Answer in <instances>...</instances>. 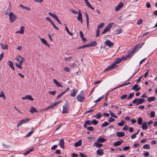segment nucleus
Here are the masks:
<instances>
[{
	"label": "nucleus",
	"mask_w": 157,
	"mask_h": 157,
	"mask_svg": "<svg viewBox=\"0 0 157 157\" xmlns=\"http://www.w3.org/2000/svg\"><path fill=\"white\" fill-rule=\"evenodd\" d=\"M144 101L145 100L144 99L136 98L133 101L132 103L133 104H135L136 105H137L142 104Z\"/></svg>",
	"instance_id": "1"
},
{
	"label": "nucleus",
	"mask_w": 157,
	"mask_h": 157,
	"mask_svg": "<svg viewBox=\"0 0 157 157\" xmlns=\"http://www.w3.org/2000/svg\"><path fill=\"white\" fill-rule=\"evenodd\" d=\"M9 20L10 23H12L15 21L17 18L16 16L12 12H10L9 14Z\"/></svg>",
	"instance_id": "2"
},
{
	"label": "nucleus",
	"mask_w": 157,
	"mask_h": 157,
	"mask_svg": "<svg viewBox=\"0 0 157 157\" xmlns=\"http://www.w3.org/2000/svg\"><path fill=\"white\" fill-rule=\"evenodd\" d=\"M69 106L67 103H66L63 106L62 113L63 114L68 113L69 112Z\"/></svg>",
	"instance_id": "3"
},
{
	"label": "nucleus",
	"mask_w": 157,
	"mask_h": 157,
	"mask_svg": "<svg viewBox=\"0 0 157 157\" xmlns=\"http://www.w3.org/2000/svg\"><path fill=\"white\" fill-rule=\"evenodd\" d=\"M84 99L85 98L83 97V93L82 91L80 94L77 95V99L79 101L82 102Z\"/></svg>",
	"instance_id": "4"
},
{
	"label": "nucleus",
	"mask_w": 157,
	"mask_h": 157,
	"mask_svg": "<svg viewBox=\"0 0 157 157\" xmlns=\"http://www.w3.org/2000/svg\"><path fill=\"white\" fill-rule=\"evenodd\" d=\"M135 53L134 50H132L131 52L129 53L128 55L126 56H123L122 57V59L124 60L128 59L130 58L132 56H133V54Z\"/></svg>",
	"instance_id": "5"
},
{
	"label": "nucleus",
	"mask_w": 157,
	"mask_h": 157,
	"mask_svg": "<svg viewBox=\"0 0 157 157\" xmlns=\"http://www.w3.org/2000/svg\"><path fill=\"white\" fill-rule=\"evenodd\" d=\"M30 120L29 118L25 119L20 121L17 124V127H18L21 126L23 124L28 122Z\"/></svg>",
	"instance_id": "6"
},
{
	"label": "nucleus",
	"mask_w": 157,
	"mask_h": 157,
	"mask_svg": "<svg viewBox=\"0 0 157 157\" xmlns=\"http://www.w3.org/2000/svg\"><path fill=\"white\" fill-rule=\"evenodd\" d=\"M113 23L109 24L106 28L104 29L102 32V34H104L106 32H108L111 29L113 25Z\"/></svg>",
	"instance_id": "7"
},
{
	"label": "nucleus",
	"mask_w": 157,
	"mask_h": 157,
	"mask_svg": "<svg viewBox=\"0 0 157 157\" xmlns=\"http://www.w3.org/2000/svg\"><path fill=\"white\" fill-rule=\"evenodd\" d=\"M105 43L106 45L110 48H112L113 46V43L109 40L105 41Z\"/></svg>",
	"instance_id": "8"
},
{
	"label": "nucleus",
	"mask_w": 157,
	"mask_h": 157,
	"mask_svg": "<svg viewBox=\"0 0 157 157\" xmlns=\"http://www.w3.org/2000/svg\"><path fill=\"white\" fill-rule=\"evenodd\" d=\"M77 19L78 21H80L81 23H82L83 21L82 17V14L81 13L80 10L79 11V13H78V15L77 17Z\"/></svg>",
	"instance_id": "9"
},
{
	"label": "nucleus",
	"mask_w": 157,
	"mask_h": 157,
	"mask_svg": "<svg viewBox=\"0 0 157 157\" xmlns=\"http://www.w3.org/2000/svg\"><path fill=\"white\" fill-rule=\"evenodd\" d=\"M23 100L28 99L33 101V99L30 95H26L25 97L22 98Z\"/></svg>",
	"instance_id": "10"
},
{
	"label": "nucleus",
	"mask_w": 157,
	"mask_h": 157,
	"mask_svg": "<svg viewBox=\"0 0 157 157\" xmlns=\"http://www.w3.org/2000/svg\"><path fill=\"white\" fill-rule=\"evenodd\" d=\"M64 141L63 139H62L59 140V144L60 147L62 149H64L65 148L64 146Z\"/></svg>",
	"instance_id": "11"
},
{
	"label": "nucleus",
	"mask_w": 157,
	"mask_h": 157,
	"mask_svg": "<svg viewBox=\"0 0 157 157\" xmlns=\"http://www.w3.org/2000/svg\"><path fill=\"white\" fill-rule=\"evenodd\" d=\"M77 89H73L72 91H71L70 95L71 97H74L77 93Z\"/></svg>",
	"instance_id": "12"
},
{
	"label": "nucleus",
	"mask_w": 157,
	"mask_h": 157,
	"mask_svg": "<svg viewBox=\"0 0 157 157\" xmlns=\"http://www.w3.org/2000/svg\"><path fill=\"white\" fill-rule=\"evenodd\" d=\"M143 43H140L139 44H137L135 47L134 48V49L133 50H134L135 52V51L137 50H138L140 49L143 45Z\"/></svg>",
	"instance_id": "13"
},
{
	"label": "nucleus",
	"mask_w": 157,
	"mask_h": 157,
	"mask_svg": "<svg viewBox=\"0 0 157 157\" xmlns=\"http://www.w3.org/2000/svg\"><path fill=\"white\" fill-rule=\"evenodd\" d=\"M115 64H112L109 67H107L106 69L104 70V71H110L113 69H114L115 67L114 66Z\"/></svg>",
	"instance_id": "14"
},
{
	"label": "nucleus",
	"mask_w": 157,
	"mask_h": 157,
	"mask_svg": "<svg viewBox=\"0 0 157 157\" xmlns=\"http://www.w3.org/2000/svg\"><path fill=\"white\" fill-rule=\"evenodd\" d=\"M117 136L118 137H122L125 136L124 133L123 132H118L116 133Z\"/></svg>",
	"instance_id": "15"
},
{
	"label": "nucleus",
	"mask_w": 157,
	"mask_h": 157,
	"mask_svg": "<svg viewBox=\"0 0 157 157\" xmlns=\"http://www.w3.org/2000/svg\"><path fill=\"white\" fill-rule=\"evenodd\" d=\"M123 6V3L121 2L116 7L115 10L117 11L119 10Z\"/></svg>",
	"instance_id": "16"
},
{
	"label": "nucleus",
	"mask_w": 157,
	"mask_h": 157,
	"mask_svg": "<svg viewBox=\"0 0 157 157\" xmlns=\"http://www.w3.org/2000/svg\"><path fill=\"white\" fill-rule=\"evenodd\" d=\"M40 38L41 42L44 45H47L48 47H50V45L47 43L46 40L44 38H41L40 36L39 37Z\"/></svg>",
	"instance_id": "17"
},
{
	"label": "nucleus",
	"mask_w": 157,
	"mask_h": 157,
	"mask_svg": "<svg viewBox=\"0 0 157 157\" xmlns=\"http://www.w3.org/2000/svg\"><path fill=\"white\" fill-rule=\"evenodd\" d=\"M24 32V27L22 26L21 27L20 30L19 31H17L16 32V33H20L21 34H23Z\"/></svg>",
	"instance_id": "18"
},
{
	"label": "nucleus",
	"mask_w": 157,
	"mask_h": 157,
	"mask_svg": "<svg viewBox=\"0 0 157 157\" xmlns=\"http://www.w3.org/2000/svg\"><path fill=\"white\" fill-rule=\"evenodd\" d=\"M142 128L144 130H147L148 128V126L147 123L146 122H144L142 124Z\"/></svg>",
	"instance_id": "19"
},
{
	"label": "nucleus",
	"mask_w": 157,
	"mask_h": 157,
	"mask_svg": "<svg viewBox=\"0 0 157 157\" xmlns=\"http://www.w3.org/2000/svg\"><path fill=\"white\" fill-rule=\"evenodd\" d=\"M97 44V43L95 41L91 42L90 44H87L88 47H94L96 46Z\"/></svg>",
	"instance_id": "20"
},
{
	"label": "nucleus",
	"mask_w": 157,
	"mask_h": 157,
	"mask_svg": "<svg viewBox=\"0 0 157 157\" xmlns=\"http://www.w3.org/2000/svg\"><path fill=\"white\" fill-rule=\"evenodd\" d=\"M104 154L103 150V149H98L97 151V154L99 155H102Z\"/></svg>",
	"instance_id": "21"
},
{
	"label": "nucleus",
	"mask_w": 157,
	"mask_h": 157,
	"mask_svg": "<svg viewBox=\"0 0 157 157\" xmlns=\"http://www.w3.org/2000/svg\"><path fill=\"white\" fill-rule=\"evenodd\" d=\"M122 59V58H117L115 59V60L114 62V63L113 64H115L114 66L115 67H116V64H117L119 63L120 62H121Z\"/></svg>",
	"instance_id": "22"
},
{
	"label": "nucleus",
	"mask_w": 157,
	"mask_h": 157,
	"mask_svg": "<svg viewBox=\"0 0 157 157\" xmlns=\"http://www.w3.org/2000/svg\"><path fill=\"white\" fill-rule=\"evenodd\" d=\"M99 142H98L97 141L96 142L94 143L93 144V146L96 147L97 148H100L102 146V144H100L98 143Z\"/></svg>",
	"instance_id": "23"
},
{
	"label": "nucleus",
	"mask_w": 157,
	"mask_h": 157,
	"mask_svg": "<svg viewBox=\"0 0 157 157\" xmlns=\"http://www.w3.org/2000/svg\"><path fill=\"white\" fill-rule=\"evenodd\" d=\"M7 63L9 66L13 70H14V68L13 65V63L12 61L9 60L8 61Z\"/></svg>",
	"instance_id": "24"
},
{
	"label": "nucleus",
	"mask_w": 157,
	"mask_h": 157,
	"mask_svg": "<svg viewBox=\"0 0 157 157\" xmlns=\"http://www.w3.org/2000/svg\"><path fill=\"white\" fill-rule=\"evenodd\" d=\"M82 140H79L78 142L75 143V146L76 147L80 146L82 144Z\"/></svg>",
	"instance_id": "25"
},
{
	"label": "nucleus",
	"mask_w": 157,
	"mask_h": 157,
	"mask_svg": "<svg viewBox=\"0 0 157 157\" xmlns=\"http://www.w3.org/2000/svg\"><path fill=\"white\" fill-rule=\"evenodd\" d=\"M130 84V82H128L127 83H125L124 84H123L120 85L119 86H118L117 87H115V88H114L112 90V91H113L114 90H115V89H117V88H120V87H121L122 86H125V85H127L129 84Z\"/></svg>",
	"instance_id": "26"
},
{
	"label": "nucleus",
	"mask_w": 157,
	"mask_h": 157,
	"mask_svg": "<svg viewBox=\"0 0 157 157\" xmlns=\"http://www.w3.org/2000/svg\"><path fill=\"white\" fill-rule=\"evenodd\" d=\"M92 124V121H91L90 120H88L85 122V123L84 124V127L85 128H86V125L87 124L89 125H91Z\"/></svg>",
	"instance_id": "27"
},
{
	"label": "nucleus",
	"mask_w": 157,
	"mask_h": 157,
	"mask_svg": "<svg viewBox=\"0 0 157 157\" xmlns=\"http://www.w3.org/2000/svg\"><path fill=\"white\" fill-rule=\"evenodd\" d=\"M53 82L56 85L59 87H62V85L56 79L53 80Z\"/></svg>",
	"instance_id": "28"
},
{
	"label": "nucleus",
	"mask_w": 157,
	"mask_h": 157,
	"mask_svg": "<svg viewBox=\"0 0 157 157\" xmlns=\"http://www.w3.org/2000/svg\"><path fill=\"white\" fill-rule=\"evenodd\" d=\"M155 97H151L148 98L147 99V100L149 102H151L152 101H154L155 100Z\"/></svg>",
	"instance_id": "29"
},
{
	"label": "nucleus",
	"mask_w": 157,
	"mask_h": 157,
	"mask_svg": "<svg viewBox=\"0 0 157 157\" xmlns=\"http://www.w3.org/2000/svg\"><path fill=\"white\" fill-rule=\"evenodd\" d=\"M34 149V148H31V149H29L28 151H26V152L24 153L23 154V155H26L28 154H29L30 152H31V151H33Z\"/></svg>",
	"instance_id": "30"
},
{
	"label": "nucleus",
	"mask_w": 157,
	"mask_h": 157,
	"mask_svg": "<svg viewBox=\"0 0 157 157\" xmlns=\"http://www.w3.org/2000/svg\"><path fill=\"white\" fill-rule=\"evenodd\" d=\"M64 25H65V24H64ZM65 30L70 35V36H73V34L69 30L68 27L66 25H65Z\"/></svg>",
	"instance_id": "31"
},
{
	"label": "nucleus",
	"mask_w": 157,
	"mask_h": 157,
	"mask_svg": "<svg viewBox=\"0 0 157 157\" xmlns=\"http://www.w3.org/2000/svg\"><path fill=\"white\" fill-rule=\"evenodd\" d=\"M30 112L33 113L34 112H35L36 113L37 112V110L36 109L33 107V106H32L31 107V109L29 111Z\"/></svg>",
	"instance_id": "32"
},
{
	"label": "nucleus",
	"mask_w": 157,
	"mask_h": 157,
	"mask_svg": "<svg viewBox=\"0 0 157 157\" xmlns=\"http://www.w3.org/2000/svg\"><path fill=\"white\" fill-rule=\"evenodd\" d=\"M106 140L104 138L101 137V138H99L98 140L97 141L98 142H99L100 143H103L104 141H105Z\"/></svg>",
	"instance_id": "33"
},
{
	"label": "nucleus",
	"mask_w": 157,
	"mask_h": 157,
	"mask_svg": "<svg viewBox=\"0 0 157 157\" xmlns=\"http://www.w3.org/2000/svg\"><path fill=\"white\" fill-rule=\"evenodd\" d=\"M121 144V142H120V141H118L116 143L113 144V145L114 147H116L120 146Z\"/></svg>",
	"instance_id": "34"
},
{
	"label": "nucleus",
	"mask_w": 157,
	"mask_h": 157,
	"mask_svg": "<svg viewBox=\"0 0 157 157\" xmlns=\"http://www.w3.org/2000/svg\"><path fill=\"white\" fill-rule=\"evenodd\" d=\"M143 119L141 117H139L137 120V122L139 124L141 125L142 124Z\"/></svg>",
	"instance_id": "35"
},
{
	"label": "nucleus",
	"mask_w": 157,
	"mask_h": 157,
	"mask_svg": "<svg viewBox=\"0 0 157 157\" xmlns=\"http://www.w3.org/2000/svg\"><path fill=\"white\" fill-rule=\"evenodd\" d=\"M18 57L21 59L20 62H19V63H22L25 60L24 58L20 55L18 56Z\"/></svg>",
	"instance_id": "36"
},
{
	"label": "nucleus",
	"mask_w": 157,
	"mask_h": 157,
	"mask_svg": "<svg viewBox=\"0 0 157 157\" xmlns=\"http://www.w3.org/2000/svg\"><path fill=\"white\" fill-rule=\"evenodd\" d=\"M22 63H19V62H18V63H15V65L18 68L21 69L22 68V67L21 66V65Z\"/></svg>",
	"instance_id": "37"
},
{
	"label": "nucleus",
	"mask_w": 157,
	"mask_h": 157,
	"mask_svg": "<svg viewBox=\"0 0 157 157\" xmlns=\"http://www.w3.org/2000/svg\"><path fill=\"white\" fill-rule=\"evenodd\" d=\"M109 124V123L107 121L103 123L101 125V127L103 128L104 127H106Z\"/></svg>",
	"instance_id": "38"
},
{
	"label": "nucleus",
	"mask_w": 157,
	"mask_h": 157,
	"mask_svg": "<svg viewBox=\"0 0 157 157\" xmlns=\"http://www.w3.org/2000/svg\"><path fill=\"white\" fill-rule=\"evenodd\" d=\"M85 14L86 17L87 25L88 26V24H89V17L88 15V14L86 12L85 13Z\"/></svg>",
	"instance_id": "39"
},
{
	"label": "nucleus",
	"mask_w": 157,
	"mask_h": 157,
	"mask_svg": "<svg viewBox=\"0 0 157 157\" xmlns=\"http://www.w3.org/2000/svg\"><path fill=\"white\" fill-rule=\"evenodd\" d=\"M149 116L151 117H155V112L154 111H151L149 114Z\"/></svg>",
	"instance_id": "40"
},
{
	"label": "nucleus",
	"mask_w": 157,
	"mask_h": 157,
	"mask_svg": "<svg viewBox=\"0 0 157 157\" xmlns=\"http://www.w3.org/2000/svg\"><path fill=\"white\" fill-rule=\"evenodd\" d=\"M0 97L3 98H4V100L5 99L6 97H5V94H4V93L3 91H1V92H0Z\"/></svg>",
	"instance_id": "41"
},
{
	"label": "nucleus",
	"mask_w": 157,
	"mask_h": 157,
	"mask_svg": "<svg viewBox=\"0 0 157 157\" xmlns=\"http://www.w3.org/2000/svg\"><path fill=\"white\" fill-rule=\"evenodd\" d=\"M1 48L3 49H7L8 48L7 45L6 44H4L1 43Z\"/></svg>",
	"instance_id": "42"
},
{
	"label": "nucleus",
	"mask_w": 157,
	"mask_h": 157,
	"mask_svg": "<svg viewBox=\"0 0 157 157\" xmlns=\"http://www.w3.org/2000/svg\"><path fill=\"white\" fill-rule=\"evenodd\" d=\"M86 4L87 6L90 8L92 10H94V8L92 6V5L90 4V3L88 2L86 3Z\"/></svg>",
	"instance_id": "43"
},
{
	"label": "nucleus",
	"mask_w": 157,
	"mask_h": 157,
	"mask_svg": "<svg viewBox=\"0 0 157 157\" xmlns=\"http://www.w3.org/2000/svg\"><path fill=\"white\" fill-rule=\"evenodd\" d=\"M143 147L145 149H150V146L148 144H146L143 146Z\"/></svg>",
	"instance_id": "44"
},
{
	"label": "nucleus",
	"mask_w": 157,
	"mask_h": 157,
	"mask_svg": "<svg viewBox=\"0 0 157 157\" xmlns=\"http://www.w3.org/2000/svg\"><path fill=\"white\" fill-rule=\"evenodd\" d=\"M55 106V105H54V103H53L51 105H50L48 106V107H46V109H45V110L48 109H49L52 108Z\"/></svg>",
	"instance_id": "45"
},
{
	"label": "nucleus",
	"mask_w": 157,
	"mask_h": 157,
	"mask_svg": "<svg viewBox=\"0 0 157 157\" xmlns=\"http://www.w3.org/2000/svg\"><path fill=\"white\" fill-rule=\"evenodd\" d=\"M20 6L23 9H26L28 11H30V8L27 7L25 6L22 5H20Z\"/></svg>",
	"instance_id": "46"
},
{
	"label": "nucleus",
	"mask_w": 157,
	"mask_h": 157,
	"mask_svg": "<svg viewBox=\"0 0 157 157\" xmlns=\"http://www.w3.org/2000/svg\"><path fill=\"white\" fill-rule=\"evenodd\" d=\"M122 32V30L121 29H117L116 30V34H118L121 33Z\"/></svg>",
	"instance_id": "47"
},
{
	"label": "nucleus",
	"mask_w": 157,
	"mask_h": 157,
	"mask_svg": "<svg viewBox=\"0 0 157 157\" xmlns=\"http://www.w3.org/2000/svg\"><path fill=\"white\" fill-rule=\"evenodd\" d=\"M86 47H88L87 44L86 45H85L81 46L80 47H78L77 49H81L82 48H86Z\"/></svg>",
	"instance_id": "48"
},
{
	"label": "nucleus",
	"mask_w": 157,
	"mask_h": 157,
	"mask_svg": "<svg viewBox=\"0 0 157 157\" xmlns=\"http://www.w3.org/2000/svg\"><path fill=\"white\" fill-rule=\"evenodd\" d=\"M103 97H104L103 96L100 97V98H98L97 100L94 101V102H99L100 100H102L103 99Z\"/></svg>",
	"instance_id": "49"
},
{
	"label": "nucleus",
	"mask_w": 157,
	"mask_h": 157,
	"mask_svg": "<svg viewBox=\"0 0 157 157\" xmlns=\"http://www.w3.org/2000/svg\"><path fill=\"white\" fill-rule=\"evenodd\" d=\"M124 121H122L121 122L118 123L117 124L119 126H122L124 125Z\"/></svg>",
	"instance_id": "50"
},
{
	"label": "nucleus",
	"mask_w": 157,
	"mask_h": 157,
	"mask_svg": "<svg viewBox=\"0 0 157 157\" xmlns=\"http://www.w3.org/2000/svg\"><path fill=\"white\" fill-rule=\"evenodd\" d=\"M134 93H132L130 94H129L128 97L127 98V99H129L131 98L134 96Z\"/></svg>",
	"instance_id": "51"
},
{
	"label": "nucleus",
	"mask_w": 157,
	"mask_h": 157,
	"mask_svg": "<svg viewBox=\"0 0 157 157\" xmlns=\"http://www.w3.org/2000/svg\"><path fill=\"white\" fill-rule=\"evenodd\" d=\"M48 14L52 17L53 18H54L56 16V15L54 13H52L51 12H49Z\"/></svg>",
	"instance_id": "52"
},
{
	"label": "nucleus",
	"mask_w": 157,
	"mask_h": 157,
	"mask_svg": "<svg viewBox=\"0 0 157 157\" xmlns=\"http://www.w3.org/2000/svg\"><path fill=\"white\" fill-rule=\"evenodd\" d=\"M86 128H87L88 130L91 131H93L94 130V127L92 126H90V127H86Z\"/></svg>",
	"instance_id": "53"
},
{
	"label": "nucleus",
	"mask_w": 157,
	"mask_h": 157,
	"mask_svg": "<svg viewBox=\"0 0 157 157\" xmlns=\"http://www.w3.org/2000/svg\"><path fill=\"white\" fill-rule=\"evenodd\" d=\"M104 24L103 23H101L99 24L97 28V29H99L100 28H102L104 25Z\"/></svg>",
	"instance_id": "54"
},
{
	"label": "nucleus",
	"mask_w": 157,
	"mask_h": 157,
	"mask_svg": "<svg viewBox=\"0 0 157 157\" xmlns=\"http://www.w3.org/2000/svg\"><path fill=\"white\" fill-rule=\"evenodd\" d=\"M127 97V94H124L121 95L120 97V98L121 99H124L126 98Z\"/></svg>",
	"instance_id": "55"
},
{
	"label": "nucleus",
	"mask_w": 157,
	"mask_h": 157,
	"mask_svg": "<svg viewBox=\"0 0 157 157\" xmlns=\"http://www.w3.org/2000/svg\"><path fill=\"white\" fill-rule=\"evenodd\" d=\"M92 124L94 125H96L98 124V121L95 120L93 119L92 121Z\"/></svg>",
	"instance_id": "56"
},
{
	"label": "nucleus",
	"mask_w": 157,
	"mask_h": 157,
	"mask_svg": "<svg viewBox=\"0 0 157 157\" xmlns=\"http://www.w3.org/2000/svg\"><path fill=\"white\" fill-rule=\"evenodd\" d=\"M143 21V20L142 19H140L137 22V24L138 25H140L142 23Z\"/></svg>",
	"instance_id": "57"
},
{
	"label": "nucleus",
	"mask_w": 157,
	"mask_h": 157,
	"mask_svg": "<svg viewBox=\"0 0 157 157\" xmlns=\"http://www.w3.org/2000/svg\"><path fill=\"white\" fill-rule=\"evenodd\" d=\"M102 116V114L100 113H97L96 115V117L94 116V117H96L97 119L100 118Z\"/></svg>",
	"instance_id": "58"
},
{
	"label": "nucleus",
	"mask_w": 157,
	"mask_h": 157,
	"mask_svg": "<svg viewBox=\"0 0 157 157\" xmlns=\"http://www.w3.org/2000/svg\"><path fill=\"white\" fill-rule=\"evenodd\" d=\"M129 128V126L127 125H125L123 127V130H127L128 129V128Z\"/></svg>",
	"instance_id": "59"
},
{
	"label": "nucleus",
	"mask_w": 157,
	"mask_h": 157,
	"mask_svg": "<svg viewBox=\"0 0 157 157\" xmlns=\"http://www.w3.org/2000/svg\"><path fill=\"white\" fill-rule=\"evenodd\" d=\"M76 66H77V65H76V64L75 63H73V64L70 65V67L71 68H74L76 67Z\"/></svg>",
	"instance_id": "60"
},
{
	"label": "nucleus",
	"mask_w": 157,
	"mask_h": 157,
	"mask_svg": "<svg viewBox=\"0 0 157 157\" xmlns=\"http://www.w3.org/2000/svg\"><path fill=\"white\" fill-rule=\"evenodd\" d=\"M109 112L110 113V115L113 117H114L115 118H117V116H116L115 115H114V113L112 112L111 111H109Z\"/></svg>",
	"instance_id": "61"
},
{
	"label": "nucleus",
	"mask_w": 157,
	"mask_h": 157,
	"mask_svg": "<svg viewBox=\"0 0 157 157\" xmlns=\"http://www.w3.org/2000/svg\"><path fill=\"white\" fill-rule=\"evenodd\" d=\"M72 57L71 56H69L67 57H66L65 58L64 60L65 61L67 62V61H68L71 59Z\"/></svg>",
	"instance_id": "62"
},
{
	"label": "nucleus",
	"mask_w": 157,
	"mask_h": 157,
	"mask_svg": "<svg viewBox=\"0 0 157 157\" xmlns=\"http://www.w3.org/2000/svg\"><path fill=\"white\" fill-rule=\"evenodd\" d=\"M129 149L130 147L129 146H125L123 148V150L125 151L128 150Z\"/></svg>",
	"instance_id": "63"
},
{
	"label": "nucleus",
	"mask_w": 157,
	"mask_h": 157,
	"mask_svg": "<svg viewBox=\"0 0 157 157\" xmlns=\"http://www.w3.org/2000/svg\"><path fill=\"white\" fill-rule=\"evenodd\" d=\"M56 91H50L49 92V93L50 94H52L53 95H55L56 94Z\"/></svg>",
	"instance_id": "64"
}]
</instances>
